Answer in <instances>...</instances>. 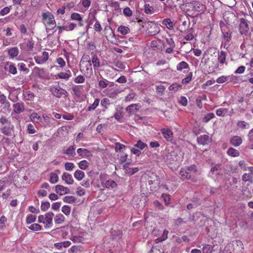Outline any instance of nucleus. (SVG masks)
<instances>
[{
    "mask_svg": "<svg viewBox=\"0 0 253 253\" xmlns=\"http://www.w3.org/2000/svg\"><path fill=\"white\" fill-rule=\"evenodd\" d=\"M42 20L43 23L46 27V32L47 33L56 27V24L53 15L49 12H47L42 14Z\"/></svg>",
    "mask_w": 253,
    "mask_h": 253,
    "instance_id": "1",
    "label": "nucleus"
},
{
    "mask_svg": "<svg viewBox=\"0 0 253 253\" xmlns=\"http://www.w3.org/2000/svg\"><path fill=\"white\" fill-rule=\"evenodd\" d=\"M50 91L52 94L57 98H61L63 95L67 96L68 95V92L62 88L59 85L51 86L50 88Z\"/></svg>",
    "mask_w": 253,
    "mask_h": 253,
    "instance_id": "2",
    "label": "nucleus"
},
{
    "mask_svg": "<svg viewBox=\"0 0 253 253\" xmlns=\"http://www.w3.org/2000/svg\"><path fill=\"white\" fill-rule=\"evenodd\" d=\"M80 65V70L84 74L92 73V69L90 61H83Z\"/></svg>",
    "mask_w": 253,
    "mask_h": 253,
    "instance_id": "3",
    "label": "nucleus"
},
{
    "mask_svg": "<svg viewBox=\"0 0 253 253\" xmlns=\"http://www.w3.org/2000/svg\"><path fill=\"white\" fill-rule=\"evenodd\" d=\"M239 32L242 35H247L249 32V27L246 19L241 18L240 19Z\"/></svg>",
    "mask_w": 253,
    "mask_h": 253,
    "instance_id": "4",
    "label": "nucleus"
},
{
    "mask_svg": "<svg viewBox=\"0 0 253 253\" xmlns=\"http://www.w3.org/2000/svg\"><path fill=\"white\" fill-rule=\"evenodd\" d=\"M48 59V53L46 51H43L42 55L36 56L34 59L36 62L38 64H42L46 61Z\"/></svg>",
    "mask_w": 253,
    "mask_h": 253,
    "instance_id": "5",
    "label": "nucleus"
},
{
    "mask_svg": "<svg viewBox=\"0 0 253 253\" xmlns=\"http://www.w3.org/2000/svg\"><path fill=\"white\" fill-rule=\"evenodd\" d=\"M197 140L199 144L205 145L211 142L212 139L209 135L204 134L198 137Z\"/></svg>",
    "mask_w": 253,
    "mask_h": 253,
    "instance_id": "6",
    "label": "nucleus"
},
{
    "mask_svg": "<svg viewBox=\"0 0 253 253\" xmlns=\"http://www.w3.org/2000/svg\"><path fill=\"white\" fill-rule=\"evenodd\" d=\"M53 216L54 213L52 212H48L45 214V228H47L51 227L52 225V218Z\"/></svg>",
    "mask_w": 253,
    "mask_h": 253,
    "instance_id": "7",
    "label": "nucleus"
},
{
    "mask_svg": "<svg viewBox=\"0 0 253 253\" xmlns=\"http://www.w3.org/2000/svg\"><path fill=\"white\" fill-rule=\"evenodd\" d=\"M55 191L57 194L60 195H63L70 193V190L68 188L61 185H56L55 187Z\"/></svg>",
    "mask_w": 253,
    "mask_h": 253,
    "instance_id": "8",
    "label": "nucleus"
},
{
    "mask_svg": "<svg viewBox=\"0 0 253 253\" xmlns=\"http://www.w3.org/2000/svg\"><path fill=\"white\" fill-rule=\"evenodd\" d=\"M75 147L74 146H70L68 148L63 149V153L68 155L70 158H73L76 155Z\"/></svg>",
    "mask_w": 253,
    "mask_h": 253,
    "instance_id": "9",
    "label": "nucleus"
},
{
    "mask_svg": "<svg viewBox=\"0 0 253 253\" xmlns=\"http://www.w3.org/2000/svg\"><path fill=\"white\" fill-rule=\"evenodd\" d=\"M242 139L239 136H234L230 139V143L234 147H238L242 143Z\"/></svg>",
    "mask_w": 253,
    "mask_h": 253,
    "instance_id": "10",
    "label": "nucleus"
},
{
    "mask_svg": "<svg viewBox=\"0 0 253 253\" xmlns=\"http://www.w3.org/2000/svg\"><path fill=\"white\" fill-rule=\"evenodd\" d=\"M13 110L16 114H20L24 110V104L23 102H18L13 105Z\"/></svg>",
    "mask_w": 253,
    "mask_h": 253,
    "instance_id": "11",
    "label": "nucleus"
},
{
    "mask_svg": "<svg viewBox=\"0 0 253 253\" xmlns=\"http://www.w3.org/2000/svg\"><path fill=\"white\" fill-rule=\"evenodd\" d=\"M161 132L163 135V137L167 140H169V139L173 137V132L169 128H162L161 129Z\"/></svg>",
    "mask_w": 253,
    "mask_h": 253,
    "instance_id": "12",
    "label": "nucleus"
},
{
    "mask_svg": "<svg viewBox=\"0 0 253 253\" xmlns=\"http://www.w3.org/2000/svg\"><path fill=\"white\" fill-rule=\"evenodd\" d=\"M62 179L68 184H72L74 183V179L72 176L67 172H65L63 173Z\"/></svg>",
    "mask_w": 253,
    "mask_h": 253,
    "instance_id": "13",
    "label": "nucleus"
},
{
    "mask_svg": "<svg viewBox=\"0 0 253 253\" xmlns=\"http://www.w3.org/2000/svg\"><path fill=\"white\" fill-rule=\"evenodd\" d=\"M77 153L83 158L88 157L91 156L90 151L86 149L79 148L77 149Z\"/></svg>",
    "mask_w": 253,
    "mask_h": 253,
    "instance_id": "14",
    "label": "nucleus"
},
{
    "mask_svg": "<svg viewBox=\"0 0 253 253\" xmlns=\"http://www.w3.org/2000/svg\"><path fill=\"white\" fill-rule=\"evenodd\" d=\"M30 119L33 122L41 123L42 122V118L37 113H33L30 115Z\"/></svg>",
    "mask_w": 253,
    "mask_h": 253,
    "instance_id": "15",
    "label": "nucleus"
},
{
    "mask_svg": "<svg viewBox=\"0 0 253 253\" xmlns=\"http://www.w3.org/2000/svg\"><path fill=\"white\" fill-rule=\"evenodd\" d=\"M193 9L198 12H201L203 10L204 6L201 4L199 1H194L192 2Z\"/></svg>",
    "mask_w": 253,
    "mask_h": 253,
    "instance_id": "16",
    "label": "nucleus"
},
{
    "mask_svg": "<svg viewBox=\"0 0 253 253\" xmlns=\"http://www.w3.org/2000/svg\"><path fill=\"white\" fill-rule=\"evenodd\" d=\"M162 24L166 26L167 28L169 30L173 29L174 26L173 22L169 18L164 19L162 21Z\"/></svg>",
    "mask_w": 253,
    "mask_h": 253,
    "instance_id": "17",
    "label": "nucleus"
},
{
    "mask_svg": "<svg viewBox=\"0 0 253 253\" xmlns=\"http://www.w3.org/2000/svg\"><path fill=\"white\" fill-rule=\"evenodd\" d=\"M138 110V105L136 104H132L127 107L126 111L130 114L135 113Z\"/></svg>",
    "mask_w": 253,
    "mask_h": 253,
    "instance_id": "18",
    "label": "nucleus"
},
{
    "mask_svg": "<svg viewBox=\"0 0 253 253\" xmlns=\"http://www.w3.org/2000/svg\"><path fill=\"white\" fill-rule=\"evenodd\" d=\"M227 154L230 156L236 157H238L240 155L239 151L232 147L229 148L227 151Z\"/></svg>",
    "mask_w": 253,
    "mask_h": 253,
    "instance_id": "19",
    "label": "nucleus"
},
{
    "mask_svg": "<svg viewBox=\"0 0 253 253\" xmlns=\"http://www.w3.org/2000/svg\"><path fill=\"white\" fill-rule=\"evenodd\" d=\"M91 62L93 64L94 67H100V64L99 60L98 58L97 55L94 53H91Z\"/></svg>",
    "mask_w": 253,
    "mask_h": 253,
    "instance_id": "20",
    "label": "nucleus"
},
{
    "mask_svg": "<svg viewBox=\"0 0 253 253\" xmlns=\"http://www.w3.org/2000/svg\"><path fill=\"white\" fill-rule=\"evenodd\" d=\"M104 186L107 188H114L117 187V184L112 179H110L106 181L104 183Z\"/></svg>",
    "mask_w": 253,
    "mask_h": 253,
    "instance_id": "21",
    "label": "nucleus"
},
{
    "mask_svg": "<svg viewBox=\"0 0 253 253\" xmlns=\"http://www.w3.org/2000/svg\"><path fill=\"white\" fill-rule=\"evenodd\" d=\"M8 55L12 58H14L19 54V50L17 47L11 48L8 50Z\"/></svg>",
    "mask_w": 253,
    "mask_h": 253,
    "instance_id": "22",
    "label": "nucleus"
},
{
    "mask_svg": "<svg viewBox=\"0 0 253 253\" xmlns=\"http://www.w3.org/2000/svg\"><path fill=\"white\" fill-rule=\"evenodd\" d=\"M23 98L24 100L32 101L35 97L34 94L30 91H26L23 93Z\"/></svg>",
    "mask_w": 253,
    "mask_h": 253,
    "instance_id": "23",
    "label": "nucleus"
},
{
    "mask_svg": "<svg viewBox=\"0 0 253 253\" xmlns=\"http://www.w3.org/2000/svg\"><path fill=\"white\" fill-rule=\"evenodd\" d=\"M117 31L121 34L125 35L130 32V29L128 27L121 25L118 28Z\"/></svg>",
    "mask_w": 253,
    "mask_h": 253,
    "instance_id": "24",
    "label": "nucleus"
},
{
    "mask_svg": "<svg viewBox=\"0 0 253 253\" xmlns=\"http://www.w3.org/2000/svg\"><path fill=\"white\" fill-rule=\"evenodd\" d=\"M5 69L8 72L14 75L17 73V69L16 67L12 63L9 65L7 64V66L5 67Z\"/></svg>",
    "mask_w": 253,
    "mask_h": 253,
    "instance_id": "25",
    "label": "nucleus"
},
{
    "mask_svg": "<svg viewBox=\"0 0 253 253\" xmlns=\"http://www.w3.org/2000/svg\"><path fill=\"white\" fill-rule=\"evenodd\" d=\"M167 159L169 160L170 163L177 161L176 154L174 151L169 153L167 155Z\"/></svg>",
    "mask_w": 253,
    "mask_h": 253,
    "instance_id": "26",
    "label": "nucleus"
},
{
    "mask_svg": "<svg viewBox=\"0 0 253 253\" xmlns=\"http://www.w3.org/2000/svg\"><path fill=\"white\" fill-rule=\"evenodd\" d=\"M82 87L80 85H77L72 87V90L74 92V94L79 97L81 96L82 94Z\"/></svg>",
    "mask_w": 253,
    "mask_h": 253,
    "instance_id": "27",
    "label": "nucleus"
},
{
    "mask_svg": "<svg viewBox=\"0 0 253 253\" xmlns=\"http://www.w3.org/2000/svg\"><path fill=\"white\" fill-rule=\"evenodd\" d=\"M74 177L78 180H81L84 176V173L80 170H77L74 174Z\"/></svg>",
    "mask_w": 253,
    "mask_h": 253,
    "instance_id": "28",
    "label": "nucleus"
},
{
    "mask_svg": "<svg viewBox=\"0 0 253 253\" xmlns=\"http://www.w3.org/2000/svg\"><path fill=\"white\" fill-rule=\"evenodd\" d=\"M226 57V55L225 52L224 51H221L218 55V60L220 63L223 64L225 62Z\"/></svg>",
    "mask_w": 253,
    "mask_h": 253,
    "instance_id": "29",
    "label": "nucleus"
},
{
    "mask_svg": "<svg viewBox=\"0 0 253 253\" xmlns=\"http://www.w3.org/2000/svg\"><path fill=\"white\" fill-rule=\"evenodd\" d=\"M65 217L62 214H58L54 217V221L56 224H61L64 222Z\"/></svg>",
    "mask_w": 253,
    "mask_h": 253,
    "instance_id": "30",
    "label": "nucleus"
},
{
    "mask_svg": "<svg viewBox=\"0 0 253 253\" xmlns=\"http://www.w3.org/2000/svg\"><path fill=\"white\" fill-rule=\"evenodd\" d=\"M144 11L147 14H151L154 12V9L153 6H150L149 4L144 5Z\"/></svg>",
    "mask_w": 253,
    "mask_h": 253,
    "instance_id": "31",
    "label": "nucleus"
},
{
    "mask_svg": "<svg viewBox=\"0 0 253 253\" xmlns=\"http://www.w3.org/2000/svg\"><path fill=\"white\" fill-rule=\"evenodd\" d=\"M148 253H164V250L158 246H153Z\"/></svg>",
    "mask_w": 253,
    "mask_h": 253,
    "instance_id": "32",
    "label": "nucleus"
},
{
    "mask_svg": "<svg viewBox=\"0 0 253 253\" xmlns=\"http://www.w3.org/2000/svg\"><path fill=\"white\" fill-rule=\"evenodd\" d=\"M59 177L58 175L54 173L51 172L50 174L49 181L51 183L55 184L58 181Z\"/></svg>",
    "mask_w": 253,
    "mask_h": 253,
    "instance_id": "33",
    "label": "nucleus"
},
{
    "mask_svg": "<svg viewBox=\"0 0 253 253\" xmlns=\"http://www.w3.org/2000/svg\"><path fill=\"white\" fill-rule=\"evenodd\" d=\"M242 180L245 182L249 181L252 183L253 181V177L252 176L251 174L245 173L242 176Z\"/></svg>",
    "mask_w": 253,
    "mask_h": 253,
    "instance_id": "34",
    "label": "nucleus"
},
{
    "mask_svg": "<svg viewBox=\"0 0 253 253\" xmlns=\"http://www.w3.org/2000/svg\"><path fill=\"white\" fill-rule=\"evenodd\" d=\"M68 72L69 73L61 72L58 74L57 76L60 79L68 80L71 76V72L69 70Z\"/></svg>",
    "mask_w": 253,
    "mask_h": 253,
    "instance_id": "35",
    "label": "nucleus"
},
{
    "mask_svg": "<svg viewBox=\"0 0 253 253\" xmlns=\"http://www.w3.org/2000/svg\"><path fill=\"white\" fill-rule=\"evenodd\" d=\"M134 147L143 150L145 148L147 147V145L141 141V140L137 141V143L134 145Z\"/></svg>",
    "mask_w": 253,
    "mask_h": 253,
    "instance_id": "36",
    "label": "nucleus"
},
{
    "mask_svg": "<svg viewBox=\"0 0 253 253\" xmlns=\"http://www.w3.org/2000/svg\"><path fill=\"white\" fill-rule=\"evenodd\" d=\"M99 103V99L98 98H96L92 104H91L90 106L87 108L88 111H91L92 110H94L98 106Z\"/></svg>",
    "mask_w": 253,
    "mask_h": 253,
    "instance_id": "37",
    "label": "nucleus"
},
{
    "mask_svg": "<svg viewBox=\"0 0 253 253\" xmlns=\"http://www.w3.org/2000/svg\"><path fill=\"white\" fill-rule=\"evenodd\" d=\"M188 64L186 62L182 61L178 64L176 68L178 71H181L182 69L188 68Z\"/></svg>",
    "mask_w": 253,
    "mask_h": 253,
    "instance_id": "38",
    "label": "nucleus"
},
{
    "mask_svg": "<svg viewBox=\"0 0 253 253\" xmlns=\"http://www.w3.org/2000/svg\"><path fill=\"white\" fill-rule=\"evenodd\" d=\"M63 200L64 202L69 203V204H73L75 203L76 201V199L74 196H66L63 198Z\"/></svg>",
    "mask_w": 253,
    "mask_h": 253,
    "instance_id": "39",
    "label": "nucleus"
},
{
    "mask_svg": "<svg viewBox=\"0 0 253 253\" xmlns=\"http://www.w3.org/2000/svg\"><path fill=\"white\" fill-rule=\"evenodd\" d=\"M0 103L4 105L5 107L9 106V102L7 100L6 97L4 94L0 95Z\"/></svg>",
    "mask_w": 253,
    "mask_h": 253,
    "instance_id": "40",
    "label": "nucleus"
},
{
    "mask_svg": "<svg viewBox=\"0 0 253 253\" xmlns=\"http://www.w3.org/2000/svg\"><path fill=\"white\" fill-rule=\"evenodd\" d=\"M28 228L29 229L34 231H40L42 229V226L38 223H34Z\"/></svg>",
    "mask_w": 253,
    "mask_h": 253,
    "instance_id": "41",
    "label": "nucleus"
},
{
    "mask_svg": "<svg viewBox=\"0 0 253 253\" xmlns=\"http://www.w3.org/2000/svg\"><path fill=\"white\" fill-rule=\"evenodd\" d=\"M212 249L213 247L211 246L205 244L203 248V253H211Z\"/></svg>",
    "mask_w": 253,
    "mask_h": 253,
    "instance_id": "42",
    "label": "nucleus"
},
{
    "mask_svg": "<svg viewBox=\"0 0 253 253\" xmlns=\"http://www.w3.org/2000/svg\"><path fill=\"white\" fill-rule=\"evenodd\" d=\"M114 64L116 67L120 69H124L126 68L125 64L118 60H115L114 61Z\"/></svg>",
    "mask_w": 253,
    "mask_h": 253,
    "instance_id": "43",
    "label": "nucleus"
},
{
    "mask_svg": "<svg viewBox=\"0 0 253 253\" xmlns=\"http://www.w3.org/2000/svg\"><path fill=\"white\" fill-rule=\"evenodd\" d=\"M36 216L33 214H28L26 217V223L30 224L36 221Z\"/></svg>",
    "mask_w": 253,
    "mask_h": 253,
    "instance_id": "44",
    "label": "nucleus"
},
{
    "mask_svg": "<svg viewBox=\"0 0 253 253\" xmlns=\"http://www.w3.org/2000/svg\"><path fill=\"white\" fill-rule=\"evenodd\" d=\"M27 132L29 134H34L37 132L35 126L31 124H29L27 126Z\"/></svg>",
    "mask_w": 253,
    "mask_h": 253,
    "instance_id": "45",
    "label": "nucleus"
},
{
    "mask_svg": "<svg viewBox=\"0 0 253 253\" xmlns=\"http://www.w3.org/2000/svg\"><path fill=\"white\" fill-rule=\"evenodd\" d=\"M71 19L73 20L82 21L83 18L81 15L78 13H73L71 15Z\"/></svg>",
    "mask_w": 253,
    "mask_h": 253,
    "instance_id": "46",
    "label": "nucleus"
},
{
    "mask_svg": "<svg viewBox=\"0 0 253 253\" xmlns=\"http://www.w3.org/2000/svg\"><path fill=\"white\" fill-rule=\"evenodd\" d=\"M214 117V114L213 113H210L207 114L204 118H203V122L205 123H208L211 119Z\"/></svg>",
    "mask_w": 253,
    "mask_h": 253,
    "instance_id": "47",
    "label": "nucleus"
},
{
    "mask_svg": "<svg viewBox=\"0 0 253 253\" xmlns=\"http://www.w3.org/2000/svg\"><path fill=\"white\" fill-rule=\"evenodd\" d=\"M83 248L80 246H74L71 247L70 251L73 253H78L82 251Z\"/></svg>",
    "mask_w": 253,
    "mask_h": 253,
    "instance_id": "48",
    "label": "nucleus"
},
{
    "mask_svg": "<svg viewBox=\"0 0 253 253\" xmlns=\"http://www.w3.org/2000/svg\"><path fill=\"white\" fill-rule=\"evenodd\" d=\"M80 168L82 169H85L88 166V163L86 160H83L79 164Z\"/></svg>",
    "mask_w": 253,
    "mask_h": 253,
    "instance_id": "49",
    "label": "nucleus"
},
{
    "mask_svg": "<svg viewBox=\"0 0 253 253\" xmlns=\"http://www.w3.org/2000/svg\"><path fill=\"white\" fill-rule=\"evenodd\" d=\"M193 76V73L192 72H190L188 74L187 77H185L182 80V83L183 84H188L192 80V77Z\"/></svg>",
    "mask_w": 253,
    "mask_h": 253,
    "instance_id": "50",
    "label": "nucleus"
},
{
    "mask_svg": "<svg viewBox=\"0 0 253 253\" xmlns=\"http://www.w3.org/2000/svg\"><path fill=\"white\" fill-rule=\"evenodd\" d=\"M165 89L166 88L164 85H160L157 86L156 92L158 94L162 95L164 93Z\"/></svg>",
    "mask_w": 253,
    "mask_h": 253,
    "instance_id": "51",
    "label": "nucleus"
},
{
    "mask_svg": "<svg viewBox=\"0 0 253 253\" xmlns=\"http://www.w3.org/2000/svg\"><path fill=\"white\" fill-rule=\"evenodd\" d=\"M62 211L66 215H69L71 212V208L67 206H64L62 208Z\"/></svg>",
    "mask_w": 253,
    "mask_h": 253,
    "instance_id": "52",
    "label": "nucleus"
},
{
    "mask_svg": "<svg viewBox=\"0 0 253 253\" xmlns=\"http://www.w3.org/2000/svg\"><path fill=\"white\" fill-rule=\"evenodd\" d=\"M50 207V203L48 202H42L41 206L42 211H45Z\"/></svg>",
    "mask_w": 253,
    "mask_h": 253,
    "instance_id": "53",
    "label": "nucleus"
},
{
    "mask_svg": "<svg viewBox=\"0 0 253 253\" xmlns=\"http://www.w3.org/2000/svg\"><path fill=\"white\" fill-rule=\"evenodd\" d=\"M161 197L163 198L164 201L165 202V204L167 206L169 205L170 203L169 195L167 194H163Z\"/></svg>",
    "mask_w": 253,
    "mask_h": 253,
    "instance_id": "54",
    "label": "nucleus"
},
{
    "mask_svg": "<svg viewBox=\"0 0 253 253\" xmlns=\"http://www.w3.org/2000/svg\"><path fill=\"white\" fill-rule=\"evenodd\" d=\"M227 112V109L219 108L216 110V113L218 116H224Z\"/></svg>",
    "mask_w": 253,
    "mask_h": 253,
    "instance_id": "55",
    "label": "nucleus"
},
{
    "mask_svg": "<svg viewBox=\"0 0 253 253\" xmlns=\"http://www.w3.org/2000/svg\"><path fill=\"white\" fill-rule=\"evenodd\" d=\"M85 81V78L83 76L79 75L78 76L74 79V82L77 84H81L84 83Z\"/></svg>",
    "mask_w": 253,
    "mask_h": 253,
    "instance_id": "56",
    "label": "nucleus"
},
{
    "mask_svg": "<svg viewBox=\"0 0 253 253\" xmlns=\"http://www.w3.org/2000/svg\"><path fill=\"white\" fill-rule=\"evenodd\" d=\"M72 240L74 243H83L84 241V238L80 236H74Z\"/></svg>",
    "mask_w": 253,
    "mask_h": 253,
    "instance_id": "57",
    "label": "nucleus"
},
{
    "mask_svg": "<svg viewBox=\"0 0 253 253\" xmlns=\"http://www.w3.org/2000/svg\"><path fill=\"white\" fill-rule=\"evenodd\" d=\"M181 87V85L177 84V83H174V84H171V85L169 86V89L170 90H174V91H177L179 89V88Z\"/></svg>",
    "mask_w": 253,
    "mask_h": 253,
    "instance_id": "58",
    "label": "nucleus"
},
{
    "mask_svg": "<svg viewBox=\"0 0 253 253\" xmlns=\"http://www.w3.org/2000/svg\"><path fill=\"white\" fill-rule=\"evenodd\" d=\"M166 41L168 45H169V46L170 47H175V42L172 38H166Z\"/></svg>",
    "mask_w": 253,
    "mask_h": 253,
    "instance_id": "59",
    "label": "nucleus"
},
{
    "mask_svg": "<svg viewBox=\"0 0 253 253\" xmlns=\"http://www.w3.org/2000/svg\"><path fill=\"white\" fill-rule=\"evenodd\" d=\"M75 168V165L72 163H66L65 164V169L67 170H72Z\"/></svg>",
    "mask_w": 253,
    "mask_h": 253,
    "instance_id": "60",
    "label": "nucleus"
},
{
    "mask_svg": "<svg viewBox=\"0 0 253 253\" xmlns=\"http://www.w3.org/2000/svg\"><path fill=\"white\" fill-rule=\"evenodd\" d=\"M7 221V219L4 216H2L0 217V228L3 229L5 227V223Z\"/></svg>",
    "mask_w": 253,
    "mask_h": 253,
    "instance_id": "61",
    "label": "nucleus"
},
{
    "mask_svg": "<svg viewBox=\"0 0 253 253\" xmlns=\"http://www.w3.org/2000/svg\"><path fill=\"white\" fill-rule=\"evenodd\" d=\"M126 146L119 142L115 143V149L116 152L121 151L122 150L125 148Z\"/></svg>",
    "mask_w": 253,
    "mask_h": 253,
    "instance_id": "62",
    "label": "nucleus"
},
{
    "mask_svg": "<svg viewBox=\"0 0 253 253\" xmlns=\"http://www.w3.org/2000/svg\"><path fill=\"white\" fill-rule=\"evenodd\" d=\"M138 171V168H128L127 174L131 175Z\"/></svg>",
    "mask_w": 253,
    "mask_h": 253,
    "instance_id": "63",
    "label": "nucleus"
},
{
    "mask_svg": "<svg viewBox=\"0 0 253 253\" xmlns=\"http://www.w3.org/2000/svg\"><path fill=\"white\" fill-rule=\"evenodd\" d=\"M249 126V125L244 121H239L237 123V126L242 129L246 128L247 126Z\"/></svg>",
    "mask_w": 253,
    "mask_h": 253,
    "instance_id": "64",
    "label": "nucleus"
}]
</instances>
